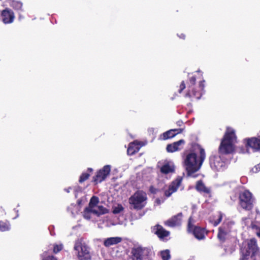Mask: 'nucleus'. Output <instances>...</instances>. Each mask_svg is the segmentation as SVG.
<instances>
[{
	"mask_svg": "<svg viewBox=\"0 0 260 260\" xmlns=\"http://www.w3.org/2000/svg\"><path fill=\"white\" fill-rule=\"evenodd\" d=\"M199 152V156H197V152L190 151L184 154L183 156V166L187 171V175L196 177L193 174L199 171L206 157L205 152L203 148L197 145Z\"/></svg>",
	"mask_w": 260,
	"mask_h": 260,
	"instance_id": "1",
	"label": "nucleus"
},
{
	"mask_svg": "<svg viewBox=\"0 0 260 260\" xmlns=\"http://www.w3.org/2000/svg\"><path fill=\"white\" fill-rule=\"evenodd\" d=\"M236 142L237 138L235 131L232 128H227L226 132L219 147V153L223 154L233 153L235 150Z\"/></svg>",
	"mask_w": 260,
	"mask_h": 260,
	"instance_id": "2",
	"label": "nucleus"
},
{
	"mask_svg": "<svg viewBox=\"0 0 260 260\" xmlns=\"http://www.w3.org/2000/svg\"><path fill=\"white\" fill-rule=\"evenodd\" d=\"M147 196L145 192L139 190L135 192L129 199V202L136 209H141L146 204Z\"/></svg>",
	"mask_w": 260,
	"mask_h": 260,
	"instance_id": "3",
	"label": "nucleus"
},
{
	"mask_svg": "<svg viewBox=\"0 0 260 260\" xmlns=\"http://www.w3.org/2000/svg\"><path fill=\"white\" fill-rule=\"evenodd\" d=\"M254 199L252 193L248 190H245L240 193L239 204L246 210H250L253 208Z\"/></svg>",
	"mask_w": 260,
	"mask_h": 260,
	"instance_id": "4",
	"label": "nucleus"
},
{
	"mask_svg": "<svg viewBox=\"0 0 260 260\" xmlns=\"http://www.w3.org/2000/svg\"><path fill=\"white\" fill-rule=\"evenodd\" d=\"M74 250L80 260L87 259L90 257L88 248L83 244L80 240L76 241L74 245Z\"/></svg>",
	"mask_w": 260,
	"mask_h": 260,
	"instance_id": "5",
	"label": "nucleus"
},
{
	"mask_svg": "<svg viewBox=\"0 0 260 260\" xmlns=\"http://www.w3.org/2000/svg\"><path fill=\"white\" fill-rule=\"evenodd\" d=\"M150 252L149 249L145 247H135L132 250V260H145L148 256Z\"/></svg>",
	"mask_w": 260,
	"mask_h": 260,
	"instance_id": "6",
	"label": "nucleus"
},
{
	"mask_svg": "<svg viewBox=\"0 0 260 260\" xmlns=\"http://www.w3.org/2000/svg\"><path fill=\"white\" fill-rule=\"evenodd\" d=\"M188 231L192 233L194 237L199 239L202 240L205 238V232L203 229L193 225V220L191 217L189 218L188 222Z\"/></svg>",
	"mask_w": 260,
	"mask_h": 260,
	"instance_id": "7",
	"label": "nucleus"
},
{
	"mask_svg": "<svg viewBox=\"0 0 260 260\" xmlns=\"http://www.w3.org/2000/svg\"><path fill=\"white\" fill-rule=\"evenodd\" d=\"M210 164L212 169L218 171H222L225 168V162L219 156H212L210 157Z\"/></svg>",
	"mask_w": 260,
	"mask_h": 260,
	"instance_id": "8",
	"label": "nucleus"
},
{
	"mask_svg": "<svg viewBox=\"0 0 260 260\" xmlns=\"http://www.w3.org/2000/svg\"><path fill=\"white\" fill-rule=\"evenodd\" d=\"M182 181L181 177H178L173 181L169 185L168 188L165 190V195L166 197H170L174 192H176L179 186H181Z\"/></svg>",
	"mask_w": 260,
	"mask_h": 260,
	"instance_id": "9",
	"label": "nucleus"
},
{
	"mask_svg": "<svg viewBox=\"0 0 260 260\" xmlns=\"http://www.w3.org/2000/svg\"><path fill=\"white\" fill-rule=\"evenodd\" d=\"M111 171L110 165L105 166L101 170L98 171L95 176L93 178V181L95 183H100L104 180L109 175Z\"/></svg>",
	"mask_w": 260,
	"mask_h": 260,
	"instance_id": "10",
	"label": "nucleus"
},
{
	"mask_svg": "<svg viewBox=\"0 0 260 260\" xmlns=\"http://www.w3.org/2000/svg\"><path fill=\"white\" fill-rule=\"evenodd\" d=\"M234 224L232 221L224 222L219 228L218 238L221 241H224L226 235L230 232L232 226Z\"/></svg>",
	"mask_w": 260,
	"mask_h": 260,
	"instance_id": "11",
	"label": "nucleus"
},
{
	"mask_svg": "<svg viewBox=\"0 0 260 260\" xmlns=\"http://www.w3.org/2000/svg\"><path fill=\"white\" fill-rule=\"evenodd\" d=\"M182 213H179L165 221L164 224L165 225L171 228L180 226L182 223Z\"/></svg>",
	"mask_w": 260,
	"mask_h": 260,
	"instance_id": "12",
	"label": "nucleus"
},
{
	"mask_svg": "<svg viewBox=\"0 0 260 260\" xmlns=\"http://www.w3.org/2000/svg\"><path fill=\"white\" fill-rule=\"evenodd\" d=\"M247 148H251L254 151H260V140L253 137L244 139Z\"/></svg>",
	"mask_w": 260,
	"mask_h": 260,
	"instance_id": "13",
	"label": "nucleus"
},
{
	"mask_svg": "<svg viewBox=\"0 0 260 260\" xmlns=\"http://www.w3.org/2000/svg\"><path fill=\"white\" fill-rule=\"evenodd\" d=\"M248 250L244 253H248L249 255L251 254V256L257 255L259 253V248L257 247L256 240L255 238L250 239L248 243Z\"/></svg>",
	"mask_w": 260,
	"mask_h": 260,
	"instance_id": "14",
	"label": "nucleus"
},
{
	"mask_svg": "<svg viewBox=\"0 0 260 260\" xmlns=\"http://www.w3.org/2000/svg\"><path fill=\"white\" fill-rule=\"evenodd\" d=\"M2 21L5 24L11 23L13 22L14 19V14L13 12L6 9L2 12Z\"/></svg>",
	"mask_w": 260,
	"mask_h": 260,
	"instance_id": "15",
	"label": "nucleus"
},
{
	"mask_svg": "<svg viewBox=\"0 0 260 260\" xmlns=\"http://www.w3.org/2000/svg\"><path fill=\"white\" fill-rule=\"evenodd\" d=\"M160 170L164 174L172 173L175 171V166L172 161H165L161 166Z\"/></svg>",
	"mask_w": 260,
	"mask_h": 260,
	"instance_id": "16",
	"label": "nucleus"
},
{
	"mask_svg": "<svg viewBox=\"0 0 260 260\" xmlns=\"http://www.w3.org/2000/svg\"><path fill=\"white\" fill-rule=\"evenodd\" d=\"M185 142L183 140H180L172 144H170L167 146V151L169 152H174L180 150L183 147Z\"/></svg>",
	"mask_w": 260,
	"mask_h": 260,
	"instance_id": "17",
	"label": "nucleus"
},
{
	"mask_svg": "<svg viewBox=\"0 0 260 260\" xmlns=\"http://www.w3.org/2000/svg\"><path fill=\"white\" fill-rule=\"evenodd\" d=\"M143 145L141 142L135 141L129 144L127 150V154L132 155L139 151L140 148Z\"/></svg>",
	"mask_w": 260,
	"mask_h": 260,
	"instance_id": "18",
	"label": "nucleus"
},
{
	"mask_svg": "<svg viewBox=\"0 0 260 260\" xmlns=\"http://www.w3.org/2000/svg\"><path fill=\"white\" fill-rule=\"evenodd\" d=\"M205 82L204 80L201 81L199 85V87L200 88V92H196L193 90H192L191 92L190 91V90L191 89V87L189 86V89L188 90V92L186 93V96H191L192 95H194L196 96L197 99H200L203 94V90L204 89V85L203 83Z\"/></svg>",
	"mask_w": 260,
	"mask_h": 260,
	"instance_id": "19",
	"label": "nucleus"
},
{
	"mask_svg": "<svg viewBox=\"0 0 260 260\" xmlns=\"http://www.w3.org/2000/svg\"><path fill=\"white\" fill-rule=\"evenodd\" d=\"M154 230H155V234H156L160 239L164 238L168 236L170 234V232L169 231H166L161 225H157L155 226Z\"/></svg>",
	"mask_w": 260,
	"mask_h": 260,
	"instance_id": "20",
	"label": "nucleus"
},
{
	"mask_svg": "<svg viewBox=\"0 0 260 260\" xmlns=\"http://www.w3.org/2000/svg\"><path fill=\"white\" fill-rule=\"evenodd\" d=\"M122 241L120 237H110L105 239L104 241V245L105 247H109L111 246L116 245L120 243Z\"/></svg>",
	"mask_w": 260,
	"mask_h": 260,
	"instance_id": "21",
	"label": "nucleus"
},
{
	"mask_svg": "<svg viewBox=\"0 0 260 260\" xmlns=\"http://www.w3.org/2000/svg\"><path fill=\"white\" fill-rule=\"evenodd\" d=\"M183 129L181 128L178 129H172L163 133L162 139L167 140L170 138H172L175 136L177 134L182 133Z\"/></svg>",
	"mask_w": 260,
	"mask_h": 260,
	"instance_id": "22",
	"label": "nucleus"
},
{
	"mask_svg": "<svg viewBox=\"0 0 260 260\" xmlns=\"http://www.w3.org/2000/svg\"><path fill=\"white\" fill-rule=\"evenodd\" d=\"M223 215V214L221 212H219L217 214L213 215L212 217H210L209 221L213 224L214 226H216L221 221Z\"/></svg>",
	"mask_w": 260,
	"mask_h": 260,
	"instance_id": "23",
	"label": "nucleus"
},
{
	"mask_svg": "<svg viewBox=\"0 0 260 260\" xmlns=\"http://www.w3.org/2000/svg\"><path fill=\"white\" fill-rule=\"evenodd\" d=\"M196 189L199 192L206 194H209L210 189L206 187L202 181L199 180L197 182Z\"/></svg>",
	"mask_w": 260,
	"mask_h": 260,
	"instance_id": "24",
	"label": "nucleus"
},
{
	"mask_svg": "<svg viewBox=\"0 0 260 260\" xmlns=\"http://www.w3.org/2000/svg\"><path fill=\"white\" fill-rule=\"evenodd\" d=\"M108 212V210L102 206H98L92 209L93 214L97 216L106 214Z\"/></svg>",
	"mask_w": 260,
	"mask_h": 260,
	"instance_id": "25",
	"label": "nucleus"
},
{
	"mask_svg": "<svg viewBox=\"0 0 260 260\" xmlns=\"http://www.w3.org/2000/svg\"><path fill=\"white\" fill-rule=\"evenodd\" d=\"M83 217L86 219H90L92 215H94L92 213V209L87 207L86 208L83 213Z\"/></svg>",
	"mask_w": 260,
	"mask_h": 260,
	"instance_id": "26",
	"label": "nucleus"
},
{
	"mask_svg": "<svg viewBox=\"0 0 260 260\" xmlns=\"http://www.w3.org/2000/svg\"><path fill=\"white\" fill-rule=\"evenodd\" d=\"M99 202V198L95 196H93L90 200L88 207L91 209L95 208L98 206L97 204H98Z\"/></svg>",
	"mask_w": 260,
	"mask_h": 260,
	"instance_id": "27",
	"label": "nucleus"
},
{
	"mask_svg": "<svg viewBox=\"0 0 260 260\" xmlns=\"http://www.w3.org/2000/svg\"><path fill=\"white\" fill-rule=\"evenodd\" d=\"M10 225L8 222L1 221L0 222V230L3 232L9 230Z\"/></svg>",
	"mask_w": 260,
	"mask_h": 260,
	"instance_id": "28",
	"label": "nucleus"
},
{
	"mask_svg": "<svg viewBox=\"0 0 260 260\" xmlns=\"http://www.w3.org/2000/svg\"><path fill=\"white\" fill-rule=\"evenodd\" d=\"M160 256L162 260H169L171 257L169 250L161 251L160 252Z\"/></svg>",
	"mask_w": 260,
	"mask_h": 260,
	"instance_id": "29",
	"label": "nucleus"
},
{
	"mask_svg": "<svg viewBox=\"0 0 260 260\" xmlns=\"http://www.w3.org/2000/svg\"><path fill=\"white\" fill-rule=\"evenodd\" d=\"M10 5L14 9L18 10H21L22 7V4L21 2L14 0H12Z\"/></svg>",
	"mask_w": 260,
	"mask_h": 260,
	"instance_id": "30",
	"label": "nucleus"
},
{
	"mask_svg": "<svg viewBox=\"0 0 260 260\" xmlns=\"http://www.w3.org/2000/svg\"><path fill=\"white\" fill-rule=\"evenodd\" d=\"M251 228L255 232L256 235L260 238V227L255 223H252L251 224Z\"/></svg>",
	"mask_w": 260,
	"mask_h": 260,
	"instance_id": "31",
	"label": "nucleus"
},
{
	"mask_svg": "<svg viewBox=\"0 0 260 260\" xmlns=\"http://www.w3.org/2000/svg\"><path fill=\"white\" fill-rule=\"evenodd\" d=\"M123 210V208L122 205H118L117 206L113 208V212L114 214H118L120 213Z\"/></svg>",
	"mask_w": 260,
	"mask_h": 260,
	"instance_id": "32",
	"label": "nucleus"
},
{
	"mask_svg": "<svg viewBox=\"0 0 260 260\" xmlns=\"http://www.w3.org/2000/svg\"><path fill=\"white\" fill-rule=\"evenodd\" d=\"M89 176V174L88 173H83L81 175L80 179H79V182L80 183H82L85 181L86 179L88 178Z\"/></svg>",
	"mask_w": 260,
	"mask_h": 260,
	"instance_id": "33",
	"label": "nucleus"
},
{
	"mask_svg": "<svg viewBox=\"0 0 260 260\" xmlns=\"http://www.w3.org/2000/svg\"><path fill=\"white\" fill-rule=\"evenodd\" d=\"M63 246L62 244H55L54 245L53 252L56 253L62 250Z\"/></svg>",
	"mask_w": 260,
	"mask_h": 260,
	"instance_id": "34",
	"label": "nucleus"
},
{
	"mask_svg": "<svg viewBox=\"0 0 260 260\" xmlns=\"http://www.w3.org/2000/svg\"><path fill=\"white\" fill-rule=\"evenodd\" d=\"M260 171V163L255 166L251 170V172L253 173H256Z\"/></svg>",
	"mask_w": 260,
	"mask_h": 260,
	"instance_id": "35",
	"label": "nucleus"
},
{
	"mask_svg": "<svg viewBox=\"0 0 260 260\" xmlns=\"http://www.w3.org/2000/svg\"><path fill=\"white\" fill-rule=\"evenodd\" d=\"M242 257L241 258V260H247L248 259V256H249V253H244V251H242Z\"/></svg>",
	"mask_w": 260,
	"mask_h": 260,
	"instance_id": "36",
	"label": "nucleus"
},
{
	"mask_svg": "<svg viewBox=\"0 0 260 260\" xmlns=\"http://www.w3.org/2000/svg\"><path fill=\"white\" fill-rule=\"evenodd\" d=\"M185 88V83L184 82V81H182L180 86V89L179 90V92L180 93H181L182 90Z\"/></svg>",
	"mask_w": 260,
	"mask_h": 260,
	"instance_id": "37",
	"label": "nucleus"
},
{
	"mask_svg": "<svg viewBox=\"0 0 260 260\" xmlns=\"http://www.w3.org/2000/svg\"><path fill=\"white\" fill-rule=\"evenodd\" d=\"M196 78L194 77H192L189 80L190 84L191 85H194L196 83Z\"/></svg>",
	"mask_w": 260,
	"mask_h": 260,
	"instance_id": "38",
	"label": "nucleus"
},
{
	"mask_svg": "<svg viewBox=\"0 0 260 260\" xmlns=\"http://www.w3.org/2000/svg\"><path fill=\"white\" fill-rule=\"evenodd\" d=\"M149 190L152 193H156L157 192V189L153 186H150Z\"/></svg>",
	"mask_w": 260,
	"mask_h": 260,
	"instance_id": "39",
	"label": "nucleus"
},
{
	"mask_svg": "<svg viewBox=\"0 0 260 260\" xmlns=\"http://www.w3.org/2000/svg\"><path fill=\"white\" fill-rule=\"evenodd\" d=\"M43 260H57V259L53 256H49Z\"/></svg>",
	"mask_w": 260,
	"mask_h": 260,
	"instance_id": "40",
	"label": "nucleus"
},
{
	"mask_svg": "<svg viewBox=\"0 0 260 260\" xmlns=\"http://www.w3.org/2000/svg\"><path fill=\"white\" fill-rule=\"evenodd\" d=\"M163 202V200L161 201L160 200H159V199H157L156 200V202L157 203V204H160Z\"/></svg>",
	"mask_w": 260,
	"mask_h": 260,
	"instance_id": "41",
	"label": "nucleus"
},
{
	"mask_svg": "<svg viewBox=\"0 0 260 260\" xmlns=\"http://www.w3.org/2000/svg\"><path fill=\"white\" fill-rule=\"evenodd\" d=\"M180 38H182L184 39L185 38V35L183 34H181L180 36H179Z\"/></svg>",
	"mask_w": 260,
	"mask_h": 260,
	"instance_id": "42",
	"label": "nucleus"
},
{
	"mask_svg": "<svg viewBox=\"0 0 260 260\" xmlns=\"http://www.w3.org/2000/svg\"><path fill=\"white\" fill-rule=\"evenodd\" d=\"M177 123L178 125L181 126V125L182 123V121H178Z\"/></svg>",
	"mask_w": 260,
	"mask_h": 260,
	"instance_id": "43",
	"label": "nucleus"
},
{
	"mask_svg": "<svg viewBox=\"0 0 260 260\" xmlns=\"http://www.w3.org/2000/svg\"><path fill=\"white\" fill-rule=\"evenodd\" d=\"M70 188H69L68 189H66V191L67 192H70Z\"/></svg>",
	"mask_w": 260,
	"mask_h": 260,
	"instance_id": "44",
	"label": "nucleus"
},
{
	"mask_svg": "<svg viewBox=\"0 0 260 260\" xmlns=\"http://www.w3.org/2000/svg\"><path fill=\"white\" fill-rule=\"evenodd\" d=\"M88 171H90V172H91L92 171V169L91 168H88Z\"/></svg>",
	"mask_w": 260,
	"mask_h": 260,
	"instance_id": "45",
	"label": "nucleus"
},
{
	"mask_svg": "<svg viewBox=\"0 0 260 260\" xmlns=\"http://www.w3.org/2000/svg\"><path fill=\"white\" fill-rule=\"evenodd\" d=\"M241 153H245V151H244L241 150Z\"/></svg>",
	"mask_w": 260,
	"mask_h": 260,
	"instance_id": "46",
	"label": "nucleus"
},
{
	"mask_svg": "<svg viewBox=\"0 0 260 260\" xmlns=\"http://www.w3.org/2000/svg\"><path fill=\"white\" fill-rule=\"evenodd\" d=\"M51 235H53L54 234H53L51 232H50Z\"/></svg>",
	"mask_w": 260,
	"mask_h": 260,
	"instance_id": "47",
	"label": "nucleus"
}]
</instances>
